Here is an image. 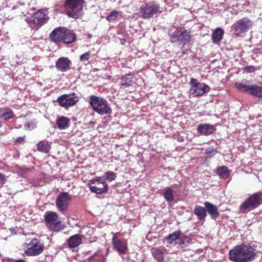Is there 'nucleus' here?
<instances>
[{"label": "nucleus", "instance_id": "7c9ffc66", "mask_svg": "<svg viewBox=\"0 0 262 262\" xmlns=\"http://www.w3.org/2000/svg\"><path fill=\"white\" fill-rule=\"evenodd\" d=\"M250 94L258 97H262V86L253 84L251 85Z\"/></svg>", "mask_w": 262, "mask_h": 262}, {"label": "nucleus", "instance_id": "2eb2a0df", "mask_svg": "<svg viewBox=\"0 0 262 262\" xmlns=\"http://www.w3.org/2000/svg\"><path fill=\"white\" fill-rule=\"evenodd\" d=\"M68 29L64 27H59L54 29L50 34V38L52 41L58 43L62 41L64 34Z\"/></svg>", "mask_w": 262, "mask_h": 262}, {"label": "nucleus", "instance_id": "e433bc0d", "mask_svg": "<svg viewBox=\"0 0 262 262\" xmlns=\"http://www.w3.org/2000/svg\"><path fill=\"white\" fill-rule=\"evenodd\" d=\"M217 153L216 148L214 147H208L205 150V154L207 155L208 157H211Z\"/></svg>", "mask_w": 262, "mask_h": 262}, {"label": "nucleus", "instance_id": "20e7f679", "mask_svg": "<svg viewBox=\"0 0 262 262\" xmlns=\"http://www.w3.org/2000/svg\"><path fill=\"white\" fill-rule=\"evenodd\" d=\"M261 203L262 192L254 193L241 204L239 212L242 213H247L257 208Z\"/></svg>", "mask_w": 262, "mask_h": 262}, {"label": "nucleus", "instance_id": "b1692460", "mask_svg": "<svg viewBox=\"0 0 262 262\" xmlns=\"http://www.w3.org/2000/svg\"><path fill=\"white\" fill-rule=\"evenodd\" d=\"M224 33L223 29L218 28L212 34V39L213 43L217 44L222 39Z\"/></svg>", "mask_w": 262, "mask_h": 262}, {"label": "nucleus", "instance_id": "dca6fc26", "mask_svg": "<svg viewBox=\"0 0 262 262\" xmlns=\"http://www.w3.org/2000/svg\"><path fill=\"white\" fill-rule=\"evenodd\" d=\"M82 237L78 234L71 236L67 241L68 248L72 249L77 248L82 243Z\"/></svg>", "mask_w": 262, "mask_h": 262}, {"label": "nucleus", "instance_id": "aec40b11", "mask_svg": "<svg viewBox=\"0 0 262 262\" xmlns=\"http://www.w3.org/2000/svg\"><path fill=\"white\" fill-rule=\"evenodd\" d=\"M112 243L114 247L120 254L124 253L127 249V247L124 243L115 235L113 236Z\"/></svg>", "mask_w": 262, "mask_h": 262}, {"label": "nucleus", "instance_id": "ddd939ff", "mask_svg": "<svg viewBox=\"0 0 262 262\" xmlns=\"http://www.w3.org/2000/svg\"><path fill=\"white\" fill-rule=\"evenodd\" d=\"M72 199L71 195L67 192L60 193L57 197L56 205L61 211L67 210L69 202Z\"/></svg>", "mask_w": 262, "mask_h": 262}, {"label": "nucleus", "instance_id": "f257e3e1", "mask_svg": "<svg viewBox=\"0 0 262 262\" xmlns=\"http://www.w3.org/2000/svg\"><path fill=\"white\" fill-rule=\"evenodd\" d=\"M230 259L234 262H251L257 256L255 249L249 245L235 246L229 253Z\"/></svg>", "mask_w": 262, "mask_h": 262}, {"label": "nucleus", "instance_id": "423d86ee", "mask_svg": "<svg viewBox=\"0 0 262 262\" xmlns=\"http://www.w3.org/2000/svg\"><path fill=\"white\" fill-rule=\"evenodd\" d=\"M44 217L46 224L50 229L58 232L63 229L61 222L57 221L58 215L56 213L48 211L46 212Z\"/></svg>", "mask_w": 262, "mask_h": 262}, {"label": "nucleus", "instance_id": "4be33fe9", "mask_svg": "<svg viewBox=\"0 0 262 262\" xmlns=\"http://www.w3.org/2000/svg\"><path fill=\"white\" fill-rule=\"evenodd\" d=\"M134 83L132 75L130 74H126L122 76L120 80V88L125 89L130 86Z\"/></svg>", "mask_w": 262, "mask_h": 262}, {"label": "nucleus", "instance_id": "cd10ccee", "mask_svg": "<svg viewBox=\"0 0 262 262\" xmlns=\"http://www.w3.org/2000/svg\"><path fill=\"white\" fill-rule=\"evenodd\" d=\"M13 117V111L10 108H4L0 109V118L5 120H8Z\"/></svg>", "mask_w": 262, "mask_h": 262}, {"label": "nucleus", "instance_id": "f704fd0d", "mask_svg": "<svg viewBox=\"0 0 262 262\" xmlns=\"http://www.w3.org/2000/svg\"><path fill=\"white\" fill-rule=\"evenodd\" d=\"M91 54L92 52L90 51L82 54L79 57V61L82 62L88 61L91 57Z\"/></svg>", "mask_w": 262, "mask_h": 262}, {"label": "nucleus", "instance_id": "7ed1b4c3", "mask_svg": "<svg viewBox=\"0 0 262 262\" xmlns=\"http://www.w3.org/2000/svg\"><path fill=\"white\" fill-rule=\"evenodd\" d=\"M84 2V0H66L64 6L67 9V15L75 19L80 17Z\"/></svg>", "mask_w": 262, "mask_h": 262}, {"label": "nucleus", "instance_id": "393cba45", "mask_svg": "<svg viewBox=\"0 0 262 262\" xmlns=\"http://www.w3.org/2000/svg\"><path fill=\"white\" fill-rule=\"evenodd\" d=\"M76 39V35L75 34L68 30L66 31L61 42L66 44H70L75 41Z\"/></svg>", "mask_w": 262, "mask_h": 262}, {"label": "nucleus", "instance_id": "a878e982", "mask_svg": "<svg viewBox=\"0 0 262 262\" xmlns=\"http://www.w3.org/2000/svg\"><path fill=\"white\" fill-rule=\"evenodd\" d=\"M151 252L154 258L158 261H161L164 259L163 248H152L151 250Z\"/></svg>", "mask_w": 262, "mask_h": 262}, {"label": "nucleus", "instance_id": "6e6552de", "mask_svg": "<svg viewBox=\"0 0 262 262\" xmlns=\"http://www.w3.org/2000/svg\"><path fill=\"white\" fill-rule=\"evenodd\" d=\"M189 83L192 85L189 92L191 94L195 96H202L210 90L209 85L205 83L199 82L195 79H191Z\"/></svg>", "mask_w": 262, "mask_h": 262}, {"label": "nucleus", "instance_id": "58836bf2", "mask_svg": "<svg viewBox=\"0 0 262 262\" xmlns=\"http://www.w3.org/2000/svg\"><path fill=\"white\" fill-rule=\"evenodd\" d=\"M24 140V138L23 137H18L16 140L15 142H21Z\"/></svg>", "mask_w": 262, "mask_h": 262}, {"label": "nucleus", "instance_id": "9b49d317", "mask_svg": "<svg viewBox=\"0 0 262 262\" xmlns=\"http://www.w3.org/2000/svg\"><path fill=\"white\" fill-rule=\"evenodd\" d=\"M79 101V96L75 93L64 94L59 97L57 102L59 105L65 108L74 106Z\"/></svg>", "mask_w": 262, "mask_h": 262}, {"label": "nucleus", "instance_id": "9d476101", "mask_svg": "<svg viewBox=\"0 0 262 262\" xmlns=\"http://www.w3.org/2000/svg\"><path fill=\"white\" fill-rule=\"evenodd\" d=\"M174 28L170 29L169 31V35L170 36V39L172 42H179L185 43L190 39V35L187 30H175Z\"/></svg>", "mask_w": 262, "mask_h": 262}, {"label": "nucleus", "instance_id": "1a4fd4ad", "mask_svg": "<svg viewBox=\"0 0 262 262\" xmlns=\"http://www.w3.org/2000/svg\"><path fill=\"white\" fill-rule=\"evenodd\" d=\"M89 187L91 192L97 194L103 193L107 191V183L100 177H96L91 180Z\"/></svg>", "mask_w": 262, "mask_h": 262}, {"label": "nucleus", "instance_id": "79ce46f5", "mask_svg": "<svg viewBox=\"0 0 262 262\" xmlns=\"http://www.w3.org/2000/svg\"><path fill=\"white\" fill-rule=\"evenodd\" d=\"M18 7V5L13 6V8H12L13 10L15 9L16 7Z\"/></svg>", "mask_w": 262, "mask_h": 262}, {"label": "nucleus", "instance_id": "c85d7f7f", "mask_svg": "<svg viewBox=\"0 0 262 262\" xmlns=\"http://www.w3.org/2000/svg\"><path fill=\"white\" fill-rule=\"evenodd\" d=\"M216 173L222 179H226L230 174L228 167L225 166H219L216 168Z\"/></svg>", "mask_w": 262, "mask_h": 262}, {"label": "nucleus", "instance_id": "37998d69", "mask_svg": "<svg viewBox=\"0 0 262 262\" xmlns=\"http://www.w3.org/2000/svg\"><path fill=\"white\" fill-rule=\"evenodd\" d=\"M184 243V242L183 241H181V242L180 243V245H182Z\"/></svg>", "mask_w": 262, "mask_h": 262}, {"label": "nucleus", "instance_id": "6ab92c4d", "mask_svg": "<svg viewBox=\"0 0 262 262\" xmlns=\"http://www.w3.org/2000/svg\"><path fill=\"white\" fill-rule=\"evenodd\" d=\"M71 61L68 57H62L59 58L56 62L57 69L62 71H66L69 68Z\"/></svg>", "mask_w": 262, "mask_h": 262}, {"label": "nucleus", "instance_id": "c756f323", "mask_svg": "<svg viewBox=\"0 0 262 262\" xmlns=\"http://www.w3.org/2000/svg\"><path fill=\"white\" fill-rule=\"evenodd\" d=\"M37 149L41 152L47 153L51 149L50 144L48 141H40L37 144Z\"/></svg>", "mask_w": 262, "mask_h": 262}, {"label": "nucleus", "instance_id": "72a5a7b5", "mask_svg": "<svg viewBox=\"0 0 262 262\" xmlns=\"http://www.w3.org/2000/svg\"><path fill=\"white\" fill-rule=\"evenodd\" d=\"M104 177L107 181H112L115 180L116 178V174L113 171H108L104 173Z\"/></svg>", "mask_w": 262, "mask_h": 262}, {"label": "nucleus", "instance_id": "f8f14e48", "mask_svg": "<svg viewBox=\"0 0 262 262\" xmlns=\"http://www.w3.org/2000/svg\"><path fill=\"white\" fill-rule=\"evenodd\" d=\"M159 10V6L152 2L142 5L140 9V13L144 18H148L152 16Z\"/></svg>", "mask_w": 262, "mask_h": 262}, {"label": "nucleus", "instance_id": "39448f33", "mask_svg": "<svg viewBox=\"0 0 262 262\" xmlns=\"http://www.w3.org/2000/svg\"><path fill=\"white\" fill-rule=\"evenodd\" d=\"M253 26V23L249 18L243 17L236 21L233 25L234 33L236 36H240L251 29Z\"/></svg>", "mask_w": 262, "mask_h": 262}, {"label": "nucleus", "instance_id": "a211bd4d", "mask_svg": "<svg viewBox=\"0 0 262 262\" xmlns=\"http://www.w3.org/2000/svg\"><path fill=\"white\" fill-rule=\"evenodd\" d=\"M197 130L201 134L208 136L213 133L215 128L213 125L209 124H202L198 126Z\"/></svg>", "mask_w": 262, "mask_h": 262}, {"label": "nucleus", "instance_id": "ea45409f", "mask_svg": "<svg viewBox=\"0 0 262 262\" xmlns=\"http://www.w3.org/2000/svg\"><path fill=\"white\" fill-rule=\"evenodd\" d=\"M4 176L1 173H0V180L3 181V180H4Z\"/></svg>", "mask_w": 262, "mask_h": 262}, {"label": "nucleus", "instance_id": "4468645a", "mask_svg": "<svg viewBox=\"0 0 262 262\" xmlns=\"http://www.w3.org/2000/svg\"><path fill=\"white\" fill-rule=\"evenodd\" d=\"M33 23L37 25L42 26L46 23L49 19L48 12L46 9H41L37 11L32 16Z\"/></svg>", "mask_w": 262, "mask_h": 262}, {"label": "nucleus", "instance_id": "a19ab883", "mask_svg": "<svg viewBox=\"0 0 262 262\" xmlns=\"http://www.w3.org/2000/svg\"><path fill=\"white\" fill-rule=\"evenodd\" d=\"M15 262H26V261L24 260L19 259V260H16Z\"/></svg>", "mask_w": 262, "mask_h": 262}, {"label": "nucleus", "instance_id": "c9c22d12", "mask_svg": "<svg viewBox=\"0 0 262 262\" xmlns=\"http://www.w3.org/2000/svg\"><path fill=\"white\" fill-rule=\"evenodd\" d=\"M119 13H120V12H119V11H113L106 17V19L109 21L114 20L117 17V16H118Z\"/></svg>", "mask_w": 262, "mask_h": 262}, {"label": "nucleus", "instance_id": "5701e85b", "mask_svg": "<svg viewBox=\"0 0 262 262\" xmlns=\"http://www.w3.org/2000/svg\"><path fill=\"white\" fill-rule=\"evenodd\" d=\"M193 212L199 220H204L207 216L206 209L200 205L194 207Z\"/></svg>", "mask_w": 262, "mask_h": 262}, {"label": "nucleus", "instance_id": "473e14b6", "mask_svg": "<svg viewBox=\"0 0 262 262\" xmlns=\"http://www.w3.org/2000/svg\"><path fill=\"white\" fill-rule=\"evenodd\" d=\"M251 85L246 84L243 83L236 82L235 86L236 89L241 92H249L250 93Z\"/></svg>", "mask_w": 262, "mask_h": 262}, {"label": "nucleus", "instance_id": "bb28decb", "mask_svg": "<svg viewBox=\"0 0 262 262\" xmlns=\"http://www.w3.org/2000/svg\"><path fill=\"white\" fill-rule=\"evenodd\" d=\"M163 195L164 199L168 202H171L174 200V191L170 187L165 188Z\"/></svg>", "mask_w": 262, "mask_h": 262}, {"label": "nucleus", "instance_id": "f3484780", "mask_svg": "<svg viewBox=\"0 0 262 262\" xmlns=\"http://www.w3.org/2000/svg\"><path fill=\"white\" fill-rule=\"evenodd\" d=\"M204 206L206 211L210 214L212 219H215L219 216V211L215 205L208 202H205Z\"/></svg>", "mask_w": 262, "mask_h": 262}, {"label": "nucleus", "instance_id": "0eeeda50", "mask_svg": "<svg viewBox=\"0 0 262 262\" xmlns=\"http://www.w3.org/2000/svg\"><path fill=\"white\" fill-rule=\"evenodd\" d=\"M43 243L37 238H34L27 244V248L25 250V253L30 256H37L43 252Z\"/></svg>", "mask_w": 262, "mask_h": 262}, {"label": "nucleus", "instance_id": "412c9836", "mask_svg": "<svg viewBox=\"0 0 262 262\" xmlns=\"http://www.w3.org/2000/svg\"><path fill=\"white\" fill-rule=\"evenodd\" d=\"M70 120L67 117L60 116L56 119L57 127L60 130L68 128L70 126Z\"/></svg>", "mask_w": 262, "mask_h": 262}, {"label": "nucleus", "instance_id": "f03ea898", "mask_svg": "<svg viewBox=\"0 0 262 262\" xmlns=\"http://www.w3.org/2000/svg\"><path fill=\"white\" fill-rule=\"evenodd\" d=\"M89 103L93 110L100 115L110 114L112 113L107 101L103 98L91 95L89 97Z\"/></svg>", "mask_w": 262, "mask_h": 262}, {"label": "nucleus", "instance_id": "2f4dec72", "mask_svg": "<svg viewBox=\"0 0 262 262\" xmlns=\"http://www.w3.org/2000/svg\"><path fill=\"white\" fill-rule=\"evenodd\" d=\"M181 232L180 231H176L172 234L167 236L165 239L167 241L169 244H171L172 242L179 239L180 236Z\"/></svg>", "mask_w": 262, "mask_h": 262}, {"label": "nucleus", "instance_id": "4c0bfd02", "mask_svg": "<svg viewBox=\"0 0 262 262\" xmlns=\"http://www.w3.org/2000/svg\"><path fill=\"white\" fill-rule=\"evenodd\" d=\"M34 124L33 123L31 124L28 123L25 125V128L28 130H32L34 128Z\"/></svg>", "mask_w": 262, "mask_h": 262}]
</instances>
